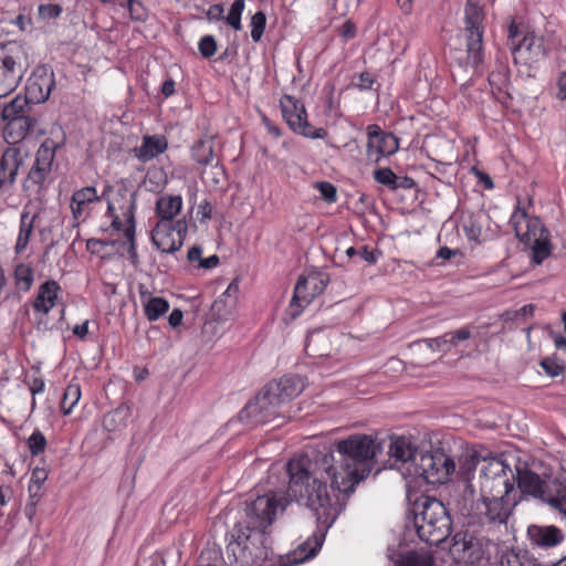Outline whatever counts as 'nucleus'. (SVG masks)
Instances as JSON below:
<instances>
[{
  "instance_id": "29",
  "label": "nucleus",
  "mask_w": 566,
  "mask_h": 566,
  "mask_svg": "<svg viewBox=\"0 0 566 566\" xmlns=\"http://www.w3.org/2000/svg\"><path fill=\"white\" fill-rule=\"evenodd\" d=\"M59 291L60 285L55 281L49 280L44 282L39 287L38 295L33 302V308L36 312L48 314L50 310L55 305Z\"/></svg>"
},
{
  "instance_id": "10",
  "label": "nucleus",
  "mask_w": 566,
  "mask_h": 566,
  "mask_svg": "<svg viewBox=\"0 0 566 566\" xmlns=\"http://www.w3.org/2000/svg\"><path fill=\"white\" fill-rule=\"evenodd\" d=\"M290 503L291 499L282 490H271L253 501L247 502L248 524L245 526L264 532L273 524L276 516L285 511Z\"/></svg>"
},
{
  "instance_id": "38",
  "label": "nucleus",
  "mask_w": 566,
  "mask_h": 566,
  "mask_svg": "<svg viewBox=\"0 0 566 566\" xmlns=\"http://www.w3.org/2000/svg\"><path fill=\"white\" fill-rule=\"evenodd\" d=\"M81 398V387L76 382H71L63 394L61 400V410L64 415H70Z\"/></svg>"
},
{
  "instance_id": "32",
  "label": "nucleus",
  "mask_w": 566,
  "mask_h": 566,
  "mask_svg": "<svg viewBox=\"0 0 566 566\" xmlns=\"http://www.w3.org/2000/svg\"><path fill=\"white\" fill-rule=\"evenodd\" d=\"M140 300L148 321H156L169 310V303L163 297H153L145 285H139Z\"/></svg>"
},
{
  "instance_id": "8",
  "label": "nucleus",
  "mask_w": 566,
  "mask_h": 566,
  "mask_svg": "<svg viewBox=\"0 0 566 566\" xmlns=\"http://www.w3.org/2000/svg\"><path fill=\"white\" fill-rule=\"evenodd\" d=\"M511 223L516 238L531 245L533 262L542 264L551 255L552 244L549 232L543 226L541 219L531 217L524 210L517 209L511 217Z\"/></svg>"
},
{
  "instance_id": "53",
  "label": "nucleus",
  "mask_w": 566,
  "mask_h": 566,
  "mask_svg": "<svg viewBox=\"0 0 566 566\" xmlns=\"http://www.w3.org/2000/svg\"><path fill=\"white\" fill-rule=\"evenodd\" d=\"M449 338H450V346L451 347H455L459 342H463V340H467L471 337V331L470 328L468 327H463L461 329H458L455 332H451L449 333Z\"/></svg>"
},
{
  "instance_id": "9",
  "label": "nucleus",
  "mask_w": 566,
  "mask_h": 566,
  "mask_svg": "<svg viewBox=\"0 0 566 566\" xmlns=\"http://www.w3.org/2000/svg\"><path fill=\"white\" fill-rule=\"evenodd\" d=\"M29 66V55L23 44L15 41L0 44V98L15 90Z\"/></svg>"
},
{
  "instance_id": "4",
  "label": "nucleus",
  "mask_w": 566,
  "mask_h": 566,
  "mask_svg": "<svg viewBox=\"0 0 566 566\" xmlns=\"http://www.w3.org/2000/svg\"><path fill=\"white\" fill-rule=\"evenodd\" d=\"M516 479L521 500H538L566 518V483L558 479H543L532 470L518 468Z\"/></svg>"
},
{
  "instance_id": "37",
  "label": "nucleus",
  "mask_w": 566,
  "mask_h": 566,
  "mask_svg": "<svg viewBox=\"0 0 566 566\" xmlns=\"http://www.w3.org/2000/svg\"><path fill=\"white\" fill-rule=\"evenodd\" d=\"M399 566H434V558L430 551H409L400 555Z\"/></svg>"
},
{
  "instance_id": "26",
  "label": "nucleus",
  "mask_w": 566,
  "mask_h": 566,
  "mask_svg": "<svg viewBox=\"0 0 566 566\" xmlns=\"http://www.w3.org/2000/svg\"><path fill=\"white\" fill-rule=\"evenodd\" d=\"M335 350L331 332L317 329L308 333L305 343V352L308 356L329 357Z\"/></svg>"
},
{
  "instance_id": "21",
  "label": "nucleus",
  "mask_w": 566,
  "mask_h": 566,
  "mask_svg": "<svg viewBox=\"0 0 566 566\" xmlns=\"http://www.w3.org/2000/svg\"><path fill=\"white\" fill-rule=\"evenodd\" d=\"M23 165L20 148L7 147L0 155V191L10 190L17 181L20 167Z\"/></svg>"
},
{
  "instance_id": "55",
  "label": "nucleus",
  "mask_w": 566,
  "mask_h": 566,
  "mask_svg": "<svg viewBox=\"0 0 566 566\" xmlns=\"http://www.w3.org/2000/svg\"><path fill=\"white\" fill-rule=\"evenodd\" d=\"M380 253L376 250H369L368 247L364 245L358 250V255L366 261L368 264H375Z\"/></svg>"
},
{
  "instance_id": "17",
  "label": "nucleus",
  "mask_w": 566,
  "mask_h": 566,
  "mask_svg": "<svg viewBox=\"0 0 566 566\" xmlns=\"http://www.w3.org/2000/svg\"><path fill=\"white\" fill-rule=\"evenodd\" d=\"M484 542L469 532H457L452 538L450 554L458 563L478 565L485 555Z\"/></svg>"
},
{
  "instance_id": "7",
  "label": "nucleus",
  "mask_w": 566,
  "mask_h": 566,
  "mask_svg": "<svg viewBox=\"0 0 566 566\" xmlns=\"http://www.w3.org/2000/svg\"><path fill=\"white\" fill-rule=\"evenodd\" d=\"M232 537L233 541L228 544L227 552L240 566H262L269 558L264 532L238 524Z\"/></svg>"
},
{
  "instance_id": "23",
  "label": "nucleus",
  "mask_w": 566,
  "mask_h": 566,
  "mask_svg": "<svg viewBox=\"0 0 566 566\" xmlns=\"http://www.w3.org/2000/svg\"><path fill=\"white\" fill-rule=\"evenodd\" d=\"M266 392L281 405L297 397L304 389L303 380L297 376H284L279 380L269 382Z\"/></svg>"
},
{
  "instance_id": "57",
  "label": "nucleus",
  "mask_w": 566,
  "mask_h": 566,
  "mask_svg": "<svg viewBox=\"0 0 566 566\" xmlns=\"http://www.w3.org/2000/svg\"><path fill=\"white\" fill-rule=\"evenodd\" d=\"M48 479V473L44 469L36 468L32 471L30 484L42 488L43 483Z\"/></svg>"
},
{
  "instance_id": "52",
  "label": "nucleus",
  "mask_w": 566,
  "mask_h": 566,
  "mask_svg": "<svg viewBox=\"0 0 566 566\" xmlns=\"http://www.w3.org/2000/svg\"><path fill=\"white\" fill-rule=\"evenodd\" d=\"M542 368L545 370V373L552 377H556L559 374H562L564 367L558 365L554 359L552 358H544L541 361Z\"/></svg>"
},
{
  "instance_id": "25",
  "label": "nucleus",
  "mask_w": 566,
  "mask_h": 566,
  "mask_svg": "<svg viewBox=\"0 0 566 566\" xmlns=\"http://www.w3.org/2000/svg\"><path fill=\"white\" fill-rule=\"evenodd\" d=\"M512 53L514 56L526 53V60L538 61L548 55V46L543 36L527 33L518 43H512Z\"/></svg>"
},
{
  "instance_id": "47",
  "label": "nucleus",
  "mask_w": 566,
  "mask_h": 566,
  "mask_svg": "<svg viewBox=\"0 0 566 566\" xmlns=\"http://www.w3.org/2000/svg\"><path fill=\"white\" fill-rule=\"evenodd\" d=\"M198 49L203 57H211L217 52V41L212 35H205L199 41Z\"/></svg>"
},
{
  "instance_id": "64",
  "label": "nucleus",
  "mask_w": 566,
  "mask_h": 566,
  "mask_svg": "<svg viewBox=\"0 0 566 566\" xmlns=\"http://www.w3.org/2000/svg\"><path fill=\"white\" fill-rule=\"evenodd\" d=\"M557 86H558L557 97L560 99H566V71L560 74L558 82H557Z\"/></svg>"
},
{
  "instance_id": "31",
  "label": "nucleus",
  "mask_w": 566,
  "mask_h": 566,
  "mask_svg": "<svg viewBox=\"0 0 566 566\" xmlns=\"http://www.w3.org/2000/svg\"><path fill=\"white\" fill-rule=\"evenodd\" d=\"M182 207V199L180 196L165 195L156 201V214L159 221H167L172 223L174 218L180 212Z\"/></svg>"
},
{
  "instance_id": "43",
  "label": "nucleus",
  "mask_w": 566,
  "mask_h": 566,
  "mask_svg": "<svg viewBox=\"0 0 566 566\" xmlns=\"http://www.w3.org/2000/svg\"><path fill=\"white\" fill-rule=\"evenodd\" d=\"M244 10V0H234L231 4L230 11L226 17V21L229 25H231L234 30H240L241 25V14Z\"/></svg>"
},
{
  "instance_id": "45",
  "label": "nucleus",
  "mask_w": 566,
  "mask_h": 566,
  "mask_svg": "<svg viewBox=\"0 0 566 566\" xmlns=\"http://www.w3.org/2000/svg\"><path fill=\"white\" fill-rule=\"evenodd\" d=\"M449 335L450 334L447 333V334L436 337V338H428L424 340H419V342L415 343L413 346H420L421 344H424L428 348H430L432 350L448 352L452 348L450 346Z\"/></svg>"
},
{
  "instance_id": "61",
  "label": "nucleus",
  "mask_w": 566,
  "mask_h": 566,
  "mask_svg": "<svg viewBox=\"0 0 566 566\" xmlns=\"http://www.w3.org/2000/svg\"><path fill=\"white\" fill-rule=\"evenodd\" d=\"M182 317H184L182 312L179 308H175L169 314L168 323L171 327L176 328L181 324Z\"/></svg>"
},
{
  "instance_id": "18",
  "label": "nucleus",
  "mask_w": 566,
  "mask_h": 566,
  "mask_svg": "<svg viewBox=\"0 0 566 566\" xmlns=\"http://www.w3.org/2000/svg\"><path fill=\"white\" fill-rule=\"evenodd\" d=\"M328 283V276L322 272H311L307 275L300 276L290 307H306L317 295L323 293Z\"/></svg>"
},
{
  "instance_id": "39",
  "label": "nucleus",
  "mask_w": 566,
  "mask_h": 566,
  "mask_svg": "<svg viewBox=\"0 0 566 566\" xmlns=\"http://www.w3.org/2000/svg\"><path fill=\"white\" fill-rule=\"evenodd\" d=\"M14 280L20 290L24 292L29 291L33 283V271L31 266L23 263L17 265L14 270Z\"/></svg>"
},
{
  "instance_id": "41",
  "label": "nucleus",
  "mask_w": 566,
  "mask_h": 566,
  "mask_svg": "<svg viewBox=\"0 0 566 566\" xmlns=\"http://www.w3.org/2000/svg\"><path fill=\"white\" fill-rule=\"evenodd\" d=\"M29 500L24 506V514L27 518L32 522L36 514V505L42 496V488L36 485H29Z\"/></svg>"
},
{
  "instance_id": "49",
  "label": "nucleus",
  "mask_w": 566,
  "mask_h": 566,
  "mask_svg": "<svg viewBox=\"0 0 566 566\" xmlns=\"http://www.w3.org/2000/svg\"><path fill=\"white\" fill-rule=\"evenodd\" d=\"M316 188L318 189L322 198L326 201V202H335L336 199H337V190H336V187L328 182V181H319L316 184Z\"/></svg>"
},
{
  "instance_id": "3",
  "label": "nucleus",
  "mask_w": 566,
  "mask_h": 566,
  "mask_svg": "<svg viewBox=\"0 0 566 566\" xmlns=\"http://www.w3.org/2000/svg\"><path fill=\"white\" fill-rule=\"evenodd\" d=\"M413 523L419 538L429 545L441 544L452 530L451 517L444 504L429 496L417 501Z\"/></svg>"
},
{
  "instance_id": "51",
  "label": "nucleus",
  "mask_w": 566,
  "mask_h": 566,
  "mask_svg": "<svg viewBox=\"0 0 566 566\" xmlns=\"http://www.w3.org/2000/svg\"><path fill=\"white\" fill-rule=\"evenodd\" d=\"M238 291V284L231 283L227 291L222 294V296L214 301L212 305V311L214 313H219L221 311V307L228 302L229 298H231L232 293H235Z\"/></svg>"
},
{
  "instance_id": "40",
  "label": "nucleus",
  "mask_w": 566,
  "mask_h": 566,
  "mask_svg": "<svg viewBox=\"0 0 566 566\" xmlns=\"http://www.w3.org/2000/svg\"><path fill=\"white\" fill-rule=\"evenodd\" d=\"M482 217L469 216L463 222V230L469 240L479 242L482 235Z\"/></svg>"
},
{
  "instance_id": "1",
  "label": "nucleus",
  "mask_w": 566,
  "mask_h": 566,
  "mask_svg": "<svg viewBox=\"0 0 566 566\" xmlns=\"http://www.w3.org/2000/svg\"><path fill=\"white\" fill-rule=\"evenodd\" d=\"M290 478L286 494L297 503L308 507L315 515L321 532L313 541L301 544L295 562L308 559L317 553L325 532L334 524L345 506V500L353 493L346 485L334 482L336 470L332 453H317L313 459L302 458L287 462Z\"/></svg>"
},
{
  "instance_id": "35",
  "label": "nucleus",
  "mask_w": 566,
  "mask_h": 566,
  "mask_svg": "<svg viewBox=\"0 0 566 566\" xmlns=\"http://www.w3.org/2000/svg\"><path fill=\"white\" fill-rule=\"evenodd\" d=\"M35 218L36 214L31 216L29 211H22L20 216L19 234L14 247L15 253L19 254L25 250L33 231Z\"/></svg>"
},
{
  "instance_id": "19",
  "label": "nucleus",
  "mask_w": 566,
  "mask_h": 566,
  "mask_svg": "<svg viewBox=\"0 0 566 566\" xmlns=\"http://www.w3.org/2000/svg\"><path fill=\"white\" fill-rule=\"evenodd\" d=\"M55 87L54 73L51 67L46 65H39L30 75L27 86L25 95L32 104L44 103Z\"/></svg>"
},
{
  "instance_id": "60",
  "label": "nucleus",
  "mask_w": 566,
  "mask_h": 566,
  "mask_svg": "<svg viewBox=\"0 0 566 566\" xmlns=\"http://www.w3.org/2000/svg\"><path fill=\"white\" fill-rule=\"evenodd\" d=\"M223 6L222 4H213L207 11V18L209 20H220L223 17Z\"/></svg>"
},
{
  "instance_id": "11",
  "label": "nucleus",
  "mask_w": 566,
  "mask_h": 566,
  "mask_svg": "<svg viewBox=\"0 0 566 566\" xmlns=\"http://www.w3.org/2000/svg\"><path fill=\"white\" fill-rule=\"evenodd\" d=\"M480 494H511L515 474L511 467L496 457H485L479 462Z\"/></svg>"
},
{
  "instance_id": "33",
  "label": "nucleus",
  "mask_w": 566,
  "mask_h": 566,
  "mask_svg": "<svg viewBox=\"0 0 566 566\" xmlns=\"http://www.w3.org/2000/svg\"><path fill=\"white\" fill-rule=\"evenodd\" d=\"M135 193H129L128 199L126 200V206L122 207L124 209L123 216L125 218V221L127 223L124 233L127 240L129 241V249L128 253L133 261V263H136L137 260V252H136V243H135V217H134V210L136 208L135 202Z\"/></svg>"
},
{
  "instance_id": "13",
  "label": "nucleus",
  "mask_w": 566,
  "mask_h": 566,
  "mask_svg": "<svg viewBox=\"0 0 566 566\" xmlns=\"http://www.w3.org/2000/svg\"><path fill=\"white\" fill-rule=\"evenodd\" d=\"M455 470L453 460L442 451L421 454L416 463L415 473L429 484H443Z\"/></svg>"
},
{
  "instance_id": "34",
  "label": "nucleus",
  "mask_w": 566,
  "mask_h": 566,
  "mask_svg": "<svg viewBox=\"0 0 566 566\" xmlns=\"http://www.w3.org/2000/svg\"><path fill=\"white\" fill-rule=\"evenodd\" d=\"M99 198L96 193V189L94 187H84L80 190H76L72 195L71 199V209L75 220L82 219L86 214V207L95 201H98Z\"/></svg>"
},
{
  "instance_id": "24",
  "label": "nucleus",
  "mask_w": 566,
  "mask_h": 566,
  "mask_svg": "<svg viewBox=\"0 0 566 566\" xmlns=\"http://www.w3.org/2000/svg\"><path fill=\"white\" fill-rule=\"evenodd\" d=\"M4 122L3 138L13 147V145L22 142L36 124V119L32 116L1 118Z\"/></svg>"
},
{
  "instance_id": "44",
  "label": "nucleus",
  "mask_w": 566,
  "mask_h": 566,
  "mask_svg": "<svg viewBox=\"0 0 566 566\" xmlns=\"http://www.w3.org/2000/svg\"><path fill=\"white\" fill-rule=\"evenodd\" d=\"M266 23V17L262 11L254 13L251 18V38L254 42H259L263 35Z\"/></svg>"
},
{
  "instance_id": "58",
  "label": "nucleus",
  "mask_w": 566,
  "mask_h": 566,
  "mask_svg": "<svg viewBox=\"0 0 566 566\" xmlns=\"http://www.w3.org/2000/svg\"><path fill=\"white\" fill-rule=\"evenodd\" d=\"M416 185L415 180L410 177H407V176H397L396 175V180H395V184L392 186V190H396V189H411L413 188Z\"/></svg>"
},
{
  "instance_id": "2",
  "label": "nucleus",
  "mask_w": 566,
  "mask_h": 566,
  "mask_svg": "<svg viewBox=\"0 0 566 566\" xmlns=\"http://www.w3.org/2000/svg\"><path fill=\"white\" fill-rule=\"evenodd\" d=\"M381 444L368 434H352L335 444L336 470L334 482L346 485L354 492L355 486L366 479L376 463Z\"/></svg>"
},
{
  "instance_id": "42",
  "label": "nucleus",
  "mask_w": 566,
  "mask_h": 566,
  "mask_svg": "<svg viewBox=\"0 0 566 566\" xmlns=\"http://www.w3.org/2000/svg\"><path fill=\"white\" fill-rule=\"evenodd\" d=\"M120 7L129 10L130 18L136 21H145L148 17V12L142 2L136 0H120L118 2Z\"/></svg>"
},
{
  "instance_id": "5",
  "label": "nucleus",
  "mask_w": 566,
  "mask_h": 566,
  "mask_svg": "<svg viewBox=\"0 0 566 566\" xmlns=\"http://www.w3.org/2000/svg\"><path fill=\"white\" fill-rule=\"evenodd\" d=\"M475 492L472 485H468L463 492V503L459 505L462 515L476 516L482 522L492 524H505L513 506L517 504L511 494H480L474 499Z\"/></svg>"
},
{
  "instance_id": "63",
  "label": "nucleus",
  "mask_w": 566,
  "mask_h": 566,
  "mask_svg": "<svg viewBox=\"0 0 566 566\" xmlns=\"http://www.w3.org/2000/svg\"><path fill=\"white\" fill-rule=\"evenodd\" d=\"M201 254H202V249L199 245H193L192 248L189 249L187 259L191 263L196 262V261H198L200 263V260L202 259Z\"/></svg>"
},
{
  "instance_id": "30",
  "label": "nucleus",
  "mask_w": 566,
  "mask_h": 566,
  "mask_svg": "<svg viewBox=\"0 0 566 566\" xmlns=\"http://www.w3.org/2000/svg\"><path fill=\"white\" fill-rule=\"evenodd\" d=\"M416 447L405 437H397L391 439L388 448V455L395 463L390 467L396 465L398 462L405 464L416 457Z\"/></svg>"
},
{
  "instance_id": "14",
  "label": "nucleus",
  "mask_w": 566,
  "mask_h": 566,
  "mask_svg": "<svg viewBox=\"0 0 566 566\" xmlns=\"http://www.w3.org/2000/svg\"><path fill=\"white\" fill-rule=\"evenodd\" d=\"M282 116L290 128L310 138H324L327 133L324 128H315L307 122L304 104L291 95H284L280 101Z\"/></svg>"
},
{
  "instance_id": "46",
  "label": "nucleus",
  "mask_w": 566,
  "mask_h": 566,
  "mask_svg": "<svg viewBox=\"0 0 566 566\" xmlns=\"http://www.w3.org/2000/svg\"><path fill=\"white\" fill-rule=\"evenodd\" d=\"M28 447L32 455H38L45 450L46 439L44 434L36 430L28 439Z\"/></svg>"
},
{
  "instance_id": "15",
  "label": "nucleus",
  "mask_w": 566,
  "mask_h": 566,
  "mask_svg": "<svg viewBox=\"0 0 566 566\" xmlns=\"http://www.w3.org/2000/svg\"><path fill=\"white\" fill-rule=\"evenodd\" d=\"M282 405L272 399L264 387L240 412L239 420L247 423H268L280 416Z\"/></svg>"
},
{
  "instance_id": "27",
  "label": "nucleus",
  "mask_w": 566,
  "mask_h": 566,
  "mask_svg": "<svg viewBox=\"0 0 566 566\" xmlns=\"http://www.w3.org/2000/svg\"><path fill=\"white\" fill-rule=\"evenodd\" d=\"M192 157L200 165H211L216 169L214 182H219V177L223 176L224 171L219 166V160L214 155V138L212 136L201 138L192 147Z\"/></svg>"
},
{
  "instance_id": "56",
  "label": "nucleus",
  "mask_w": 566,
  "mask_h": 566,
  "mask_svg": "<svg viewBox=\"0 0 566 566\" xmlns=\"http://www.w3.org/2000/svg\"><path fill=\"white\" fill-rule=\"evenodd\" d=\"M213 207L210 201L203 200L198 206V214H201V222H207L212 218Z\"/></svg>"
},
{
  "instance_id": "20",
  "label": "nucleus",
  "mask_w": 566,
  "mask_h": 566,
  "mask_svg": "<svg viewBox=\"0 0 566 566\" xmlns=\"http://www.w3.org/2000/svg\"><path fill=\"white\" fill-rule=\"evenodd\" d=\"M367 157L374 163L395 154L399 148L398 139L391 133L382 132L377 125L367 127Z\"/></svg>"
},
{
  "instance_id": "50",
  "label": "nucleus",
  "mask_w": 566,
  "mask_h": 566,
  "mask_svg": "<svg viewBox=\"0 0 566 566\" xmlns=\"http://www.w3.org/2000/svg\"><path fill=\"white\" fill-rule=\"evenodd\" d=\"M62 13V7L60 4H41L39 6V15L43 20H52L60 17Z\"/></svg>"
},
{
  "instance_id": "59",
  "label": "nucleus",
  "mask_w": 566,
  "mask_h": 566,
  "mask_svg": "<svg viewBox=\"0 0 566 566\" xmlns=\"http://www.w3.org/2000/svg\"><path fill=\"white\" fill-rule=\"evenodd\" d=\"M356 32H357V29H356V25L354 22L347 20L340 28V35L345 39V40H349V39H353L356 36Z\"/></svg>"
},
{
  "instance_id": "28",
  "label": "nucleus",
  "mask_w": 566,
  "mask_h": 566,
  "mask_svg": "<svg viewBox=\"0 0 566 566\" xmlns=\"http://www.w3.org/2000/svg\"><path fill=\"white\" fill-rule=\"evenodd\" d=\"M167 149V140L164 136H144L139 147L134 149L135 156L146 163Z\"/></svg>"
},
{
  "instance_id": "12",
  "label": "nucleus",
  "mask_w": 566,
  "mask_h": 566,
  "mask_svg": "<svg viewBox=\"0 0 566 566\" xmlns=\"http://www.w3.org/2000/svg\"><path fill=\"white\" fill-rule=\"evenodd\" d=\"M484 12L474 0H468L464 8V27L462 30L467 46V63L476 70L483 62Z\"/></svg>"
},
{
  "instance_id": "54",
  "label": "nucleus",
  "mask_w": 566,
  "mask_h": 566,
  "mask_svg": "<svg viewBox=\"0 0 566 566\" xmlns=\"http://www.w3.org/2000/svg\"><path fill=\"white\" fill-rule=\"evenodd\" d=\"M375 82L374 76L369 72H363L358 76V82L355 86L360 91L370 90Z\"/></svg>"
},
{
  "instance_id": "36",
  "label": "nucleus",
  "mask_w": 566,
  "mask_h": 566,
  "mask_svg": "<svg viewBox=\"0 0 566 566\" xmlns=\"http://www.w3.org/2000/svg\"><path fill=\"white\" fill-rule=\"evenodd\" d=\"M31 104L32 102L27 98V95H18L2 107L0 117L10 118L30 116L29 112L31 109Z\"/></svg>"
},
{
  "instance_id": "16",
  "label": "nucleus",
  "mask_w": 566,
  "mask_h": 566,
  "mask_svg": "<svg viewBox=\"0 0 566 566\" xmlns=\"http://www.w3.org/2000/svg\"><path fill=\"white\" fill-rule=\"evenodd\" d=\"M188 224L185 220H176L172 223L158 221L151 231V241L163 253L178 251L185 241Z\"/></svg>"
},
{
  "instance_id": "62",
  "label": "nucleus",
  "mask_w": 566,
  "mask_h": 566,
  "mask_svg": "<svg viewBox=\"0 0 566 566\" xmlns=\"http://www.w3.org/2000/svg\"><path fill=\"white\" fill-rule=\"evenodd\" d=\"M114 210H115L114 202L112 200H108L107 211H108V213H111L113 216L112 227L114 229H116L117 231H119L123 227V222L118 216L114 214Z\"/></svg>"
},
{
  "instance_id": "48",
  "label": "nucleus",
  "mask_w": 566,
  "mask_h": 566,
  "mask_svg": "<svg viewBox=\"0 0 566 566\" xmlns=\"http://www.w3.org/2000/svg\"><path fill=\"white\" fill-rule=\"evenodd\" d=\"M374 179L392 190L396 180V175L390 168H379L374 171Z\"/></svg>"
},
{
  "instance_id": "6",
  "label": "nucleus",
  "mask_w": 566,
  "mask_h": 566,
  "mask_svg": "<svg viewBox=\"0 0 566 566\" xmlns=\"http://www.w3.org/2000/svg\"><path fill=\"white\" fill-rule=\"evenodd\" d=\"M65 143V135L60 126L52 127L50 135L44 138L35 151L34 161L23 181L25 191L39 195L49 182L56 150Z\"/></svg>"
},
{
  "instance_id": "22",
  "label": "nucleus",
  "mask_w": 566,
  "mask_h": 566,
  "mask_svg": "<svg viewBox=\"0 0 566 566\" xmlns=\"http://www.w3.org/2000/svg\"><path fill=\"white\" fill-rule=\"evenodd\" d=\"M527 537L531 545L539 549L554 548L565 539L563 531L555 525H530Z\"/></svg>"
}]
</instances>
